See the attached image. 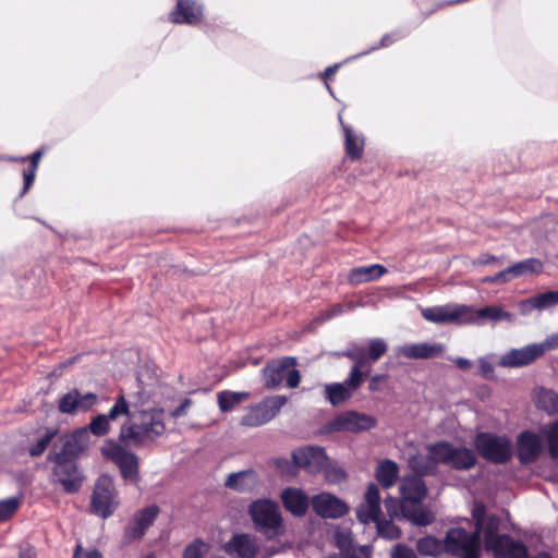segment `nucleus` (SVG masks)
Segmentation results:
<instances>
[{"mask_svg":"<svg viewBox=\"0 0 558 558\" xmlns=\"http://www.w3.org/2000/svg\"><path fill=\"white\" fill-rule=\"evenodd\" d=\"M166 430L161 412L155 409L141 410L136 404L130 420L122 424L119 440L125 445L140 447L148 441H154Z\"/></svg>","mask_w":558,"mask_h":558,"instance_id":"nucleus-1","label":"nucleus"},{"mask_svg":"<svg viewBox=\"0 0 558 558\" xmlns=\"http://www.w3.org/2000/svg\"><path fill=\"white\" fill-rule=\"evenodd\" d=\"M248 514L254 530L267 541H274L286 534V525L279 504L271 499H256L248 506Z\"/></svg>","mask_w":558,"mask_h":558,"instance_id":"nucleus-2","label":"nucleus"},{"mask_svg":"<svg viewBox=\"0 0 558 558\" xmlns=\"http://www.w3.org/2000/svg\"><path fill=\"white\" fill-rule=\"evenodd\" d=\"M445 554L452 558H481L482 541L477 532L464 527H450L445 534Z\"/></svg>","mask_w":558,"mask_h":558,"instance_id":"nucleus-3","label":"nucleus"},{"mask_svg":"<svg viewBox=\"0 0 558 558\" xmlns=\"http://www.w3.org/2000/svg\"><path fill=\"white\" fill-rule=\"evenodd\" d=\"M477 453L493 464H506L513 456L512 444L508 436L490 432H481L474 438Z\"/></svg>","mask_w":558,"mask_h":558,"instance_id":"nucleus-4","label":"nucleus"},{"mask_svg":"<svg viewBox=\"0 0 558 558\" xmlns=\"http://www.w3.org/2000/svg\"><path fill=\"white\" fill-rule=\"evenodd\" d=\"M119 504L118 492L112 477L108 474H101L95 482L90 497L92 512L107 519L114 513Z\"/></svg>","mask_w":558,"mask_h":558,"instance_id":"nucleus-5","label":"nucleus"},{"mask_svg":"<svg viewBox=\"0 0 558 558\" xmlns=\"http://www.w3.org/2000/svg\"><path fill=\"white\" fill-rule=\"evenodd\" d=\"M377 418L373 415L359 412L355 410H348L339 413L332 420L328 421L323 429L327 434L350 432L362 433L368 432L377 426Z\"/></svg>","mask_w":558,"mask_h":558,"instance_id":"nucleus-6","label":"nucleus"},{"mask_svg":"<svg viewBox=\"0 0 558 558\" xmlns=\"http://www.w3.org/2000/svg\"><path fill=\"white\" fill-rule=\"evenodd\" d=\"M102 454L119 468L124 481L134 483L138 481L140 459L134 452L112 442L109 448L102 449Z\"/></svg>","mask_w":558,"mask_h":558,"instance_id":"nucleus-7","label":"nucleus"},{"mask_svg":"<svg viewBox=\"0 0 558 558\" xmlns=\"http://www.w3.org/2000/svg\"><path fill=\"white\" fill-rule=\"evenodd\" d=\"M547 345L553 347L550 340H547L546 343H531L522 348L511 349L500 356L498 365L506 368L531 365L545 354ZM554 347H558V342Z\"/></svg>","mask_w":558,"mask_h":558,"instance_id":"nucleus-8","label":"nucleus"},{"mask_svg":"<svg viewBox=\"0 0 558 558\" xmlns=\"http://www.w3.org/2000/svg\"><path fill=\"white\" fill-rule=\"evenodd\" d=\"M53 482L61 485L65 494H76L85 481L83 470L76 461H51Z\"/></svg>","mask_w":558,"mask_h":558,"instance_id":"nucleus-9","label":"nucleus"},{"mask_svg":"<svg viewBox=\"0 0 558 558\" xmlns=\"http://www.w3.org/2000/svg\"><path fill=\"white\" fill-rule=\"evenodd\" d=\"M287 397L274 396L252 407L241 418V425L248 427L262 426L271 421L287 403Z\"/></svg>","mask_w":558,"mask_h":558,"instance_id":"nucleus-10","label":"nucleus"},{"mask_svg":"<svg viewBox=\"0 0 558 558\" xmlns=\"http://www.w3.org/2000/svg\"><path fill=\"white\" fill-rule=\"evenodd\" d=\"M159 512L160 508L155 504L137 510L124 527L123 543L131 544L142 539L155 523Z\"/></svg>","mask_w":558,"mask_h":558,"instance_id":"nucleus-11","label":"nucleus"},{"mask_svg":"<svg viewBox=\"0 0 558 558\" xmlns=\"http://www.w3.org/2000/svg\"><path fill=\"white\" fill-rule=\"evenodd\" d=\"M292 458L299 469H303L311 475H317L326 466L329 456L324 447L308 445L293 450Z\"/></svg>","mask_w":558,"mask_h":558,"instance_id":"nucleus-12","label":"nucleus"},{"mask_svg":"<svg viewBox=\"0 0 558 558\" xmlns=\"http://www.w3.org/2000/svg\"><path fill=\"white\" fill-rule=\"evenodd\" d=\"M466 305H444L426 307L422 316L432 323L440 325H466Z\"/></svg>","mask_w":558,"mask_h":558,"instance_id":"nucleus-13","label":"nucleus"},{"mask_svg":"<svg viewBox=\"0 0 558 558\" xmlns=\"http://www.w3.org/2000/svg\"><path fill=\"white\" fill-rule=\"evenodd\" d=\"M85 429H76L63 436L61 449L59 451L51 450L47 456V461H76L85 450Z\"/></svg>","mask_w":558,"mask_h":558,"instance_id":"nucleus-14","label":"nucleus"},{"mask_svg":"<svg viewBox=\"0 0 558 558\" xmlns=\"http://www.w3.org/2000/svg\"><path fill=\"white\" fill-rule=\"evenodd\" d=\"M314 512L324 519H338L349 512L345 501L330 493H319L312 498Z\"/></svg>","mask_w":558,"mask_h":558,"instance_id":"nucleus-15","label":"nucleus"},{"mask_svg":"<svg viewBox=\"0 0 558 558\" xmlns=\"http://www.w3.org/2000/svg\"><path fill=\"white\" fill-rule=\"evenodd\" d=\"M97 402V395L94 392L81 393L76 388L63 395L58 403V409L64 414L89 411Z\"/></svg>","mask_w":558,"mask_h":558,"instance_id":"nucleus-16","label":"nucleus"},{"mask_svg":"<svg viewBox=\"0 0 558 558\" xmlns=\"http://www.w3.org/2000/svg\"><path fill=\"white\" fill-rule=\"evenodd\" d=\"M543 450L538 435L531 430H523L517 438V458L522 465L534 463Z\"/></svg>","mask_w":558,"mask_h":558,"instance_id":"nucleus-17","label":"nucleus"},{"mask_svg":"<svg viewBox=\"0 0 558 558\" xmlns=\"http://www.w3.org/2000/svg\"><path fill=\"white\" fill-rule=\"evenodd\" d=\"M225 551L236 558H256L259 544L255 536L247 533L234 534L223 546Z\"/></svg>","mask_w":558,"mask_h":558,"instance_id":"nucleus-18","label":"nucleus"},{"mask_svg":"<svg viewBox=\"0 0 558 558\" xmlns=\"http://www.w3.org/2000/svg\"><path fill=\"white\" fill-rule=\"evenodd\" d=\"M296 365L298 361L294 356H283L268 362L262 369L265 387L278 388L286 378L287 369Z\"/></svg>","mask_w":558,"mask_h":558,"instance_id":"nucleus-19","label":"nucleus"},{"mask_svg":"<svg viewBox=\"0 0 558 558\" xmlns=\"http://www.w3.org/2000/svg\"><path fill=\"white\" fill-rule=\"evenodd\" d=\"M203 17V5L196 0H177L175 9L170 14L174 24L195 25Z\"/></svg>","mask_w":558,"mask_h":558,"instance_id":"nucleus-20","label":"nucleus"},{"mask_svg":"<svg viewBox=\"0 0 558 558\" xmlns=\"http://www.w3.org/2000/svg\"><path fill=\"white\" fill-rule=\"evenodd\" d=\"M466 325H480L483 320L494 323L513 320V315L510 312L504 311L497 305H488L478 310L466 305Z\"/></svg>","mask_w":558,"mask_h":558,"instance_id":"nucleus-21","label":"nucleus"},{"mask_svg":"<svg viewBox=\"0 0 558 558\" xmlns=\"http://www.w3.org/2000/svg\"><path fill=\"white\" fill-rule=\"evenodd\" d=\"M280 498L284 509L294 517L302 518L306 514L310 498L301 488L286 487L282 489Z\"/></svg>","mask_w":558,"mask_h":558,"instance_id":"nucleus-22","label":"nucleus"},{"mask_svg":"<svg viewBox=\"0 0 558 558\" xmlns=\"http://www.w3.org/2000/svg\"><path fill=\"white\" fill-rule=\"evenodd\" d=\"M259 485V476L254 469L230 473L225 482L228 489L241 494L253 493Z\"/></svg>","mask_w":558,"mask_h":558,"instance_id":"nucleus-23","label":"nucleus"},{"mask_svg":"<svg viewBox=\"0 0 558 558\" xmlns=\"http://www.w3.org/2000/svg\"><path fill=\"white\" fill-rule=\"evenodd\" d=\"M400 514L417 526H427L436 520L435 513L429 508L422 506L421 502H401Z\"/></svg>","mask_w":558,"mask_h":558,"instance_id":"nucleus-24","label":"nucleus"},{"mask_svg":"<svg viewBox=\"0 0 558 558\" xmlns=\"http://www.w3.org/2000/svg\"><path fill=\"white\" fill-rule=\"evenodd\" d=\"M401 502H421L427 495V487L420 476H403L400 482Z\"/></svg>","mask_w":558,"mask_h":558,"instance_id":"nucleus-25","label":"nucleus"},{"mask_svg":"<svg viewBox=\"0 0 558 558\" xmlns=\"http://www.w3.org/2000/svg\"><path fill=\"white\" fill-rule=\"evenodd\" d=\"M492 551L496 558H530L525 544L510 535L499 538L497 546Z\"/></svg>","mask_w":558,"mask_h":558,"instance_id":"nucleus-26","label":"nucleus"},{"mask_svg":"<svg viewBox=\"0 0 558 558\" xmlns=\"http://www.w3.org/2000/svg\"><path fill=\"white\" fill-rule=\"evenodd\" d=\"M335 545L344 558H361L357 554H362V557L367 558L372 553V547L368 545L354 547L351 534L345 531H337L335 533Z\"/></svg>","mask_w":558,"mask_h":558,"instance_id":"nucleus-27","label":"nucleus"},{"mask_svg":"<svg viewBox=\"0 0 558 558\" xmlns=\"http://www.w3.org/2000/svg\"><path fill=\"white\" fill-rule=\"evenodd\" d=\"M442 345L438 343H411L400 348V355L407 359H430L442 352Z\"/></svg>","mask_w":558,"mask_h":558,"instance_id":"nucleus-28","label":"nucleus"},{"mask_svg":"<svg viewBox=\"0 0 558 558\" xmlns=\"http://www.w3.org/2000/svg\"><path fill=\"white\" fill-rule=\"evenodd\" d=\"M387 272V269L379 264L368 266H359L350 270L348 280L351 284L357 286L361 283L369 282L379 279Z\"/></svg>","mask_w":558,"mask_h":558,"instance_id":"nucleus-29","label":"nucleus"},{"mask_svg":"<svg viewBox=\"0 0 558 558\" xmlns=\"http://www.w3.org/2000/svg\"><path fill=\"white\" fill-rule=\"evenodd\" d=\"M409 466L414 472L413 476H435L438 473L436 460L428 452L427 454L415 453L409 458Z\"/></svg>","mask_w":558,"mask_h":558,"instance_id":"nucleus-30","label":"nucleus"},{"mask_svg":"<svg viewBox=\"0 0 558 558\" xmlns=\"http://www.w3.org/2000/svg\"><path fill=\"white\" fill-rule=\"evenodd\" d=\"M339 122L344 133V145L348 156L352 160L360 159L364 150V138L357 135L352 126L343 123L341 114H339Z\"/></svg>","mask_w":558,"mask_h":558,"instance_id":"nucleus-31","label":"nucleus"},{"mask_svg":"<svg viewBox=\"0 0 558 558\" xmlns=\"http://www.w3.org/2000/svg\"><path fill=\"white\" fill-rule=\"evenodd\" d=\"M476 463L477 457L472 449L466 447H454L448 466L457 471H468L474 468Z\"/></svg>","mask_w":558,"mask_h":558,"instance_id":"nucleus-32","label":"nucleus"},{"mask_svg":"<svg viewBox=\"0 0 558 558\" xmlns=\"http://www.w3.org/2000/svg\"><path fill=\"white\" fill-rule=\"evenodd\" d=\"M500 525L501 519L499 515L490 514L487 517L482 532H484V542L488 550L495 549L499 538L509 536L508 534H499Z\"/></svg>","mask_w":558,"mask_h":558,"instance_id":"nucleus-33","label":"nucleus"},{"mask_svg":"<svg viewBox=\"0 0 558 558\" xmlns=\"http://www.w3.org/2000/svg\"><path fill=\"white\" fill-rule=\"evenodd\" d=\"M324 397L332 407H339L351 399L352 391L343 383L325 384Z\"/></svg>","mask_w":558,"mask_h":558,"instance_id":"nucleus-34","label":"nucleus"},{"mask_svg":"<svg viewBox=\"0 0 558 558\" xmlns=\"http://www.w3.org/2000/svg\"><path fill=\"white\" fill-rule=\"evenodd\" d=\"M399 466L390 459H384L376 469V480L385 488L391 487L398 480Z\"/></svg>","mask_w":558,"mask_h":558,"instance_id":"nucleus-35","label":"nucleus"},{"mask_svg":"<svg viewBox=\"0 0 558 558\" xmlns=\"http://www.w3.org/2000/svg\"><path fill=\"white\" fill-rule=\"evenodd\" d=\"M416 550L424 557H439L445 554V541L433 535L421 537L416 541Z\"/></svg>","mask_w":558,"mask_h":558,"instance_id":"nucleus-36","label":"nucleus"},{"mask_svg":"<svg viewBox=\"0 0 558 558\" xmlns=\"http://www.w3.org/2000/svg\"><path fill=\"white\" fill-rule=\"evenodd\" d=\"M44 155V149H37L36 151H34L31 156H26L27 157V161H29V166L27 169H25L23 171V187L19 194V197H23L27 192L28 190L32 187L34 181H35V177H36V171L38 169V165H39V161H40V158L43 157Z\"/></svg>","mask_w":558,"mask_h":558,"instance_id":"nucleus-37","label":"nucleus"},{"mask_svg":"<svg viewBox=\"0 0 558 558\" xmlns=\"http://www.w3.org/2000/svg\"><path fill=\"white\" fill-rule=\"evenodd\" d=\"M453 448L454 446L446 440H439L426 447L427 451L432 454L434 460H436L437 466L438 464L449 465Z\"/></svg>","mask_w":558,"mask_h":558,"instance_id":"nucleus-38","label":"nucleus"},{"mask_svg":"<svg viewBox=\"0 0 558 558\" xmlns=\"http://www.w3.org/2000/svg\"><path fill=\"white\" fill-rule=\"evenodd\" d=\"M248 392H235L230 390H222L217 395L218 405L221 412H229L248 398Z\"/></svg>","mask_w":558,"mask_h":558,"instance_id":"nucleus-39","label":"nucleus"},{"mask_svg":"<svg viewBox=\"0 0 558 558\" xmlns=\"http://www.w3.org/2000/svg\"><path fill=\"white\" fill-rule=\"evenodd\" d=\"M539 433L546 440L549 456L558 458V420L541 426Z\"/></svg>","mask_w":558,"mask_h":558,"instance_id":"nucleus-40","label":"nucleus"},{"mask_svg":"<svg viewBox=\"0 0 558 558\" xmlns=\"http://www.w3.org/2000/svg\"><path fill=\"white\" fill-rule=\"evenodd\" d=\"M536 407L548 414L558 413V393L551 389L542 388L536 396Z\"/></svg>","mask_w":558,"mask_h":558,"instance_id":"nucleus-41","label":"nucleus"},{"mask_svg":"<svg viewBox=\"0 0 558 558\" xmlns=\"http://www.w3.org/2000/svg\"><path fill=\"white\" fill-rule=\"evenodd\" d=\"M341 356H345L354 362L353 366H357L361 368H369L371 363L367 357V351L364 347L357 343H351L347 350L339 353Z\"/></svg>","mask_w":558,"mask_h":558,"instance_id":"nucleus-42","label":"nucleus"},{"mask_svg":"<svg viewBox=\"0 0 558 558\" xmlns=\"http://www.w3.org/2000/svg\"><path fill=\"white\" fill-rule=\"evenodd\" d=\"M514 277L520 278L527 275H537L543 271V263L538 258H526L511 265Z\"/></svg>","mask_w":558,"mask_h":558,"instance_id":"nucleus-43","label":"nucleus"},{"mask_svg":"<svg viewBox=\"0 0 558 558\" xmlns=\"http://www.w3.org/2000/svg\"><path fill=\"white\" fill-rule=\"evenodd\" d=\"M133 412V407L126 401L124 395H119L109 412L105 414V417L110 421L117 420L119 416L124 415L126 420H130V415Z\"/></svg>","mask_w":558,"mask_h":558,"instance_id":"nucleus-44","label":"nucleus"},{"mask_svg":"<svg viewBox=\"0 0 558 558\" xmlns=\"http://www.w3.org/2000/svg\"><path fill=\"white\" fill-rule=\"evenodd\" d=\"M322 473H324L325 480L329 484H340L348 477L345 470L338 462L330 460V458H328Z\"/></svg>","mask_w":558,"mask_h":558,"instance_id":"nucleus-45","label":"nucleus"},{"mask_svg":"<svg viewBox=\"0 0 558 558\" xmlns=\"http://www.w3.org/2000/svg\"><path fill=\"white\" fill-rule=\"evenodd\" d=\"M58 432L59 430L57 428H48L36 442L29 446V456L34 458L41 456L47 449V447L50 445L52 439L57 436Z\"/></svg>","mask_w":558,"mask_h":558,"instance_id":"nucleus-46","label":"nucleus"},{"mask_svg":"<svg viewBox=\"0 0 558 558\" xmlns=\"http://www.w3.org/2000/svg\"><path fill=\"white\" fill-rule=\"evenodd\" d=\"M378 535L383 538L393 541L401 536V530L391 520H381L376 522Z\"/></svg>","mask_w":558,"mask_h":558,"instance_id":"nucleus-47","label":"nucleus"},{"mask_svg":"<svg viewBox=\"0 0 558 558\" xmlns=\"http://www.w3.org/2000/svg\"><path fill=\"white\" fill-rule=\"evenodd\" d=\"M369 368L364 369L357 366H352L343 384L353 392L361 387L364 378L369 374Z\"/></svg>","mask_w":558,"mask_h":558,"instance_id":"nucleus-48","label":"nucleus"},{"mask_svg":"<svg viewBox=\"0 0 558 558\" xmlns=\"http://www.w3.org/2000/svg\"><path fill=\"white\" fill-rule=\"evenodd\" d=\"M515 279L511 265L507 266L493 276L482 278V283L486 284H505Z\"/></svg>","mask_w":558,"mask_h":558,"instance_id":"nucleus-49","label":"nucleus"},{"mask_svg":"<svg viewBox=\"0 0 558 558\" xmlns=\"http://www.w3.org/2000/svg\"><path fill=\"white\" fill-rule=\"evenodd\" d=\"M367 357L369 360L371 365L377 362L386 352L387 344L380 338H374L368 341Z\"/></svg>","mask_w":558,"mask_h":558,"instance_id":"nucleus-50","label":"nucleus"},{"mask_svg":"<svg viewBox=\"0 0 558 558\" xmlns=\"http://www.w3.org/2000/svg\"><path fill=\"white\" fill-rule=\"evenodd\" d=\"M355 513H356L357 520L361 523L368 524L369 522H374L376 524V522L378 521V519L381 515V509L373 510L371 507H368V505L361 504L356 508Z\"/></svg>","mask_w":558,"mask_h":558,"instance_id":"nucleus-51","label":"nucleus"},{"mask_svg":"<svg viewBox=\"0 0 558 558\" xmlns=\"http://www.w3.org/2000/svg\"><path fill=\"white\" fill-rule=\"evenodd\" d=\"M20 505L19 497H9L0 500V523L9 520L16 512Z\"/></svg>","mask_w":558,"mask_h":558,"instance_id":"nucleus-52","label":"nucleus"},{"mask_svg":"<svg viewBox=\"0 0 558 558\" xmlns=\"http://www.w3.org/2000/svg\"><path fill=\"white\" fill-rule=\"evenodd\" d=\"M88 428L94 436H106L110 430V423L105 417V414L96 415L89 423Z\"/></svg>","mask_w":558,"mask_h":558,"instance_id":"nucleus-53","label":"nucleus"},{"mask_svg":"<svg viewBox=\"0 0 558 558\" xmlns=\"http://www.w3.org/2000/svg\"><path fill=\"white\" fill-rule=\"evenodd\" d=\"M538 311H544L558 305V290H550L535 295Z\"/></svg>","mask_w":558,"mask_h":558,"instance_id":"nucleus-54","label":"nucleus"},{"mask_svg":"<svg viewBox=\"0 0 558 558\" xmlns=\"http://www.w3.org/2000/svg\"><path fill=\"white\" fill-rule=\"evenodd\" d=\"M472 518L474 520V532L482 534L484 523L486 521V506L483 502H476L472 509Z\"/></svg>","mask_w":558,"mask_h":558,"instance_id":"nucleus-55","label":"nucleus"},{"mask_svg":"<svg viewBox=\"0 0 558 558\" xmlns=\"http://www.w3.org/2000/svg\"><path fill=\"white\" fill-rule=\"evenodd\" d=\"M205 542L202 538H195L185 547L183 558H202L205 553Z\"/></svg>","mask_w":558,"mask_h":558,"instance_id":"nucleus-56","label":"nucleus"},{"mask_svg":"<svg viewBox=\"0 0 558 558\" xmlns=\"http://www.w3.org/2000/svg\"><path fill=\"white\" fill-rule=\"evenodd\" d=\"M365 505H368L373 510L380 509V493L376 484L371 483L365 493Z\"/></svg>","mask_w":558,"mask_h":558,"instance_id":"nucleus-57","label":"nucleus"},{"mask_svg":"<svg viewBox=\"0 0 558 558\" xmlns=\"http://www.w3.org/2000/svg\"><path fill=\"white\" fill-rule=\"evenodd\" d=\"M402 36H398L397 33H388V34H385L379 44L377 46H373L371 47L369 49L363 51V52H360L357 53L356 56L352 57L351 59H357L360 57H363V56H366L368 54L369 52L372 51H375L379 48H385V47H388L390 46L392 43L397 41L398 39H400Z\"/></svg>","mask_w":558,"mask_h":558,"instance_id":"nucleus-58","label":"nucleus"},{"mask_svg":"<svg viewBox=\"0 0 558 558\" xmlns=\"http://www.w3.org/2000/svg\"><path fill=\"white\" fill-rule=\"evenodd\" d=\"M474 265L486 266L493 265L495 267H502L505 264L504 256H495L488 253L481 254L474 262Z\"/></svg>","mask_w":558,"mask_h":558,"instance_id":"nucleus-59","label":"nucleus"},{"mask_svg":"<svg viewBox=\"0 0 558 558\" xmlns=\"http://www.w3.org/2000/svg\"><path fill=\"white\" fill-rule=\"evenodd\" d=\"M390 558H417V556L411 547L399 543L391 548Z\"/></svg>","mask_w":558,"mask_h":558,"instance_id":"nucleus-60","label":"nucleus"},{"mask_svg":"<svg viewBox=\"0 0 558 558\" xmlns=\"http://www.w3.org/2000/svg\"><path fill=\"white\" fill-rule=\"evenodd\" d=\"M275 466L283 474H294L298 468L293 463V459L289 460L288 458H277L275 460Z\"/></svg>","mask_w":558,"mask_h":558,"instance_id":"nucleus-61","label":"nucleus"},{"mask_svg":"<svg viewBox=\"0 0 558 558\" xmlns=\"http://www.w3.org/2000/svg\"><path fill=\"white\" fill-rule=\"evenodd\" d=\"M480 369L476 373L477 375H481L482 377L486 379H490L494 376L495 367L494 365L487 360V357H480L478 359Z\"/></svg>","mask_w":558,"mask_h":558,"instance_id":"nucleus-62","label":"nucleus"},{"mask_svg":"<svg viewBox=\"0 0 558 558\" xmlns=\"http://www.w3.org/2000/svg\"><path fill=\"white\" fill-rule=\"evenodd\" d=\"M287 386L289 388H295L299 386L301 380V374L296 366L289 367L286 373Z\"/></svg>","mask_w":558,"mask_h":558,"instance_id":"nucleus-63","label":"nucleus"},{"mask_svg":"<svg viewBox=\"0 0 558 558\" xmlns=\"http://www.w3.org/2000/svg\"><path fill=\"white\" fill-rule=\"evenodd\" d=\"M400 504L397 498L388 497L384 500V505L386 508V511L388 512L390 518L398 517L400 513Z\"/></svg>","mask_w":558,"mask_h":558,"instance_id":"nucleus-64","label":"nucleus"}]
</instances>
